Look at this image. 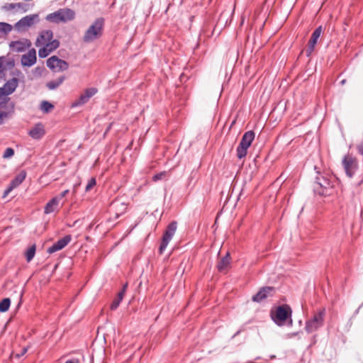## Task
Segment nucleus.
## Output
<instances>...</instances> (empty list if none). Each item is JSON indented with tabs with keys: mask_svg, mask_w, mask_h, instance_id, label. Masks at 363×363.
I'll return each mask as SVG.
<instances>
[{
	"mask_svg": "<svg viewBox=\"0 0 363 363\" xmlns=\"http://www.w3.org/2000/svg\"><path fill=\"white\" fill-rule=\"evenodd\" d=\"M104 20L97 18L86 30L83 36V41L86 43H92L99 38L103 33Z\"/></svg>",
	"mask_w": 363,
	"mask_h": 363,
	"instance_id": "nucleus-1",
	"label": "nucleus"
},
{
	"mask_svg": "<svg viewBox=\"0 0 363 363\" xmlns=\"http://www.w3.org/2000/svg\"><path fill=\"white\" fill-rule=\"evenodd\" d=\"M75 13L70 9H60L55 12L47 15L46 20L58 23L60 22H67L74 18Z\"/></svg>",
	"mask_w": 363,
	"mask_h": 363,
	"instance_id": "nucleus-2",
	"label": "nucleus"
},
{
	"mask_svg": "<svg viewBox=\"0 0 363 363\" xmlns=\"http://www.w3.org/2000/svg\"><path fill=\"white\" fill-rule=\"evenodd\" d=\"M291 311L289 306L283 305L278 306L275 311H272L271 316L272 320L279 325H283L289 320V324L291 325Z\"/></svg>",
	"mask_w": 363,
	"mask_h": 363,
	"instance_id": "nucleus-3",
	"label": "nucleus"
},
{
	"mask_svg": "<svg viewBox=\"0 0 363 363\" xmlns=\"http://www.w3.org/2000/svg\"><path fill=\"white\" fill-rule=\"evenodd\" d=\"M254 139L255 133L253 131H247L243 135L241 141L237 147V156L239 159H242L246 156L247 149L251 145Z\"/></svg>",
	"mask_w": 363,
	"mask_h": 363,
	"instance_id": "nucleus-4",
	"label": "nucleus"
},
{
	"mask_svg": "<svg viewBox=\"0 0 363 363\" xmlns=\"http://www.w3.org/2000/svg\"><path fill=\"white\" fill-rule=\"evenodd\" d=\"M18 84V80L16 78H12L0 87V106L6 104L8 101L7 96L15 91Z\"/></svg>",
	"mask_w": 363,
	"mask_h": 363,
	"instance_id": "nucleus-5",
	"label": "nucleus"
},
{
	"mask_svg": "<svg viewBox=\"0 0 363 363\" xmlns=\"http://www.w3.org/2000/svg\"><path fill=\"white\" fill-rule=\"evenodd\" d=\"M38 21L39 16L38 14L28 15L16 22L13 27L18 32L21 33L26 31Z\"/></svg>",
	"mask_w": 363,
	"mask_h": 363,
	"instance_id": "nucleus-6",
	"label": "nucleus"
},
{
	"mask_svg": "<svg viewBox=\"0 0 363 363\" xmlns=\"http://www.w3.org/2000/svg\"><path fill=\"white\" fill-rule=\"evenodd\" d=\"M324 314V310L320 311L312 318L306 321L305 329L307 333H313L323 325Z\"/></svg>",
	"mask_w": 363,
	"mask_h": 363,
	"instance_id": "nucleus-7",
	"label": "nucleus"
},
{
	"mask_svg": "<svg viewBox=\"0 0 363 363\" xmlns=\"http://www.w3.org/2000/svg\"><path fill=\"white\" fill-rule=\"evenodd\" d=\"M177 222L173 221L169 224L167 230L163 235L162 240L160 247V253L162 254L168 245L169 241L172 240L177 230Z\"/></svg>",
	"mask_w": 363,
	"mask_h": 363,
	"instance_id": "nucleus-8",
	"label": "nucleus"
},
{
	"mask_svg": "<svg viewBox=\"0 0 363 363\" xmlns=\"http://www.w3.org/2000/svg\"><path fill=\"white\" fill-rule=\"evenodd\" d=\"M47 66L55 72L67 70L69 67L68 63L57 56H52L47 60Z\"/></svg>",
	"mask_w": 363,
	"mask_h": 363,
	"instance_id": "nucleus-9",
	"label": "nucleus"
},
{
	"mask_svg": "<svg viewBox=\"0 0 363 363\" xmlns=\"http://www.w3.org/2000/svg\"><path fill=\"white\" fill-rule=\"evenodd\" d=\"M32 43L27 38H21L18 40H13L9 43V48L13 52H22L28 49Z\"/></svg>",
	"mask_w": 363,
	"mask_h": 363,
	"instance_id": "nucleus-10",
	"label": "nucleus"
},
{
	"mask_svg": "<svg viewBox=\"0 0 363 363\" xmlns=\"http://www.w3.org/2000/svg\"><path fill=\"white\" fill-rule=\"evenodd\" d=\"M342 164L347 175L352 177L357 168V162L350 155H347L342 160Z\"/></svg>",
	"mask_w": 363,
	"mask_h": 363,
	"instance_id": "nucleus-11",
	"label": "nucleus"
},
{
	"mask_svg": "<svg viewBox=\"0 0 363 363\" xmlns=\"http://www.w3.org/2000/svg\"><path fill=\"white\" fill-rule=\"evenodd\" d=\"M321 33H322V27L319 26L312 33L311 39L309 40L308 43V47L306 48V49L305 50L307 57L311 56V55L313 52L315 46L317 43L318 39L320 38Z\"/></svg>",
	"mask_w": 363,
	"mask_h": 363,
	"instance_id": "nucleus-12",
	"label": "nucleus"
},
{
	"mask_svg": "<svg viewBox=\"0 0 363 363\" xmlns=\"http://www.w3.org/2000/svg\"><path fill=\"white\" fill-rule=\"evenodd\" d=\"M315 184L317 186L315 187V191L320 195L328 194V189L330 186V183L328 179L324 177L316 178Z\"/></svg>",
	"mask_w": 363,
	"mask_h": 363,
	"instance_id": "nucleus-13",
	"label": "nucleus"
},
{
	"mask_svg": "<svg viewBox=\"0 0 363 363\" xmlns=\"http://www.w3.org/2000/svg\"><path fill=\"white\" fill-rule=\"evenodd\" d=\"M96 92L97 89L94 87L85 89L84 92L82 94H81L79 98L72 104V106L75 107L85 104L86 103L88 102L91 97H92L95 94H96Z\"/></svg>",
	"mask_w": 363,
	"mask_h": 363,
	"instance_id": "nucleus-14",
	"label": "nucleus"
},
{
	"mask_svg": "<svg viewBox=\"0 0 363 363\" xmlns=\"http://www.w3.org/2000/svg\"><path fill=\"white\" fill-rule=\"evenodd\" d=\"M13 67V60L4 56L0 57V80L4 79L6 71L12 69Z\"/></svg>",
	"mask_w": 363,
	"mask_h": 363,
	"instance_id": "nucleus-15",
	"label": "nucleus"
},
{
	"mask_svg": "<svg viewBox=\"0 0 363 363\" xmlns=\"http://www.w3.org/2000/svg\"><path fill=\"white\" fill-rule=\"evenodd\" d=\"M72 237L68 235L60 239L57 242L54 243L51 247L48 249V252L50 254L54 253L63 249L71 241Z\"/></svg>",
	"mask_w": 363,
	"mask_h": 363,
	"instance_id": "nucleus-16",
	"label": "nucleus"
},
{
	"mask_svg": "<svg viewBox=\"0 0 363 363\" xmlns=\"http://www.w3.org/2000/svg\"><path fill=\"white\" fill-rule=\"evenodd\" d=\"M36 51L32 48L22 56L21 64L25 67H31L36 62Z\"/></svg>",
	"mask_w": 363,
	"mask_h": 363,
	"instance_id": "nucleus-17",
	"label": "nucleus"
},
{
	"mask_svg": "<svg viewBox=\"0 0 363 363\" xmlns=\"http://www.w3.org/2000/svg\"><path fill=\"white\" fill-rule=\"evenodd\" d=\"M53 33L50 30H43L40 33L35 41V46H44L47 43L52 40Z\"/></svg>",
	"mask_w": 363,
	"mask_h": 363,
	"instance_id": "nucleus-18",
	"label": "nucleus"
},
{
	"mask_svg": "<svg viewBox=\"0 0 363 363\" xmlns=\"http://www.w3.org/2000/svg\"><path fill=\"white\" fill-rule=\"evenodd\" d=\"M29 135L34 140L41 139L45 134V126L40 123L35 124L28 132Z\"/></svg>",
	"mask_w": 363,
	"mask_h": 363,
	"instance_id": "nucleus-19",
	"label": "nucleus"
},
{
	"mask_svg": "<svg viewBox=\"0 0 363 363\" xmlns=\"http://www.w3.org/2000/svg\"><path fill=\"white\" fill-rule=\"evenodd\" d=\"M274 291V288L266 286L262 288L255 295L252 296V301L255 302H260L269 296H272Z\"/></svg>",
	"mask_w": 363,
	"mask_h": 363,
	"instance_id": "nucleus-20",
	"label": "nucleus"
},
{
	"mask_svg": "<svg viewBox=\"0 0 363 363\" xmlns=\"http://www.w3.org/2000/svg\"><path fill=\"white\" fill-rule=\"evenodd\" d=\"M60 204L59 198H52L45 206L44 213L50 214L57 211Z\"/></svg>",
	"mask_w": 363,
	"mask_h": 363,
	"instance_id": "nucleus-21",
	"label": "nucleus"
},
{
	"mask_svg": "<svg viewBox=\"0 0 363 363\" xmlns=\"http://www.w3.org/2000/svg\"><path fill=\"white\" fill-rule=\"evenodd\" d=\"M230 255L229 253H227L225 257H222L219 260L217 264V268L219 272H224L228 268L230 264Z\"/></svg>",
	"mask_w": 363,
	"mask_h": 363,
	"instance_id": "nucleus-22",
	"label": "nucleus"
},
{
	"mask_svg": "<svg viewBox=\"0 0 363 363\" xmlns=\"http://www.w3.org/2000/svg\"><path fill=\"white\" fill-rule=\"evenodd\" d=\"M26 173L24 171L19 172L15 178L11 181L10 186L13 189L19 186L26 179Z\"/></svg>",
	"mask_w": 363,
	"mask_h": 363,
	"instance_id": "nucleus-23",
	"label": "nucleus"
},
{
	"mask_svg": "<svg viewBox=\"0 0 363 363\" xmlns=\"http://www.w3.org/2000/svg\"><path fill=\"white\" fill-rule=\"evenodd\" d=\"M65 79V77H60L55 80L50 81L47 83V86L50 90L55 89L62 84Z\"/></svg>",
	"mask_w": 363,
	"mask_h": 363,
	"instance_id": "nucleus-24",
	"label": "nucleus"
},
{
	"mask_svg": "<svg viewBox=\"0 0 363 363\" xmlns=\"http://www.w3.org/2000/svg\"><path fill=\"white\" fill-rule=\"evenodd\" d=\"M13 26L5 22H0V35H8L12 30Z\"/></svg>",
	"mask_w": 363,
	"mask_h": 363,
	"instance_id": "nucleus-25",
	"label": "nucleus"
},
{
	"mask_svg": "<svg viewBox=\"0 0 363 363\" xmlns=\"http://www.w3.org/2000/svg\"><path fill=\"white\" fill-rule=\"evenodd\" d=\"M44 46L52 52L60 46V42L57 40H50Z\"/></svg>",
	"mask_w": 363,
	"mask_h": 363,
	"instance_id": "nucleus-26",
	"label": "nucleus"
},
{
	"mask_svg": "<svg viewBox=\"0 0 363 363\" xmlns=\"http://www.w3.org/2000/svg\"><path fill=\"white\" fill-rule=\"evenodd\" d=\"M23 4L21 3H11L5 4L3 9L6 11H11L16 9H23Z\"/></svg>",
	"mask_w": 363,
	"mask_h": 363,
	"instance_id": "nucleus-27",
	"label": "nucleus"
},
{
	"mask_svg": "<svg viewBox=\"0 0 363 363\" xmlns=\"http://www.w3.org/2000/svg\"><path fill=\"white\" fill-rule=\"evenodd\" d=\"M10 304H11V301L9 298H4L0 302V312L4 313V312L7 311L9 308Z\"/></svg>",
	"mask_w": 363,
	"mask_h": 363,
	"instance_id": "nucleus-28",
	"label": "nucleus"
},
{
	"mask_svg": "<svg viewBox=\"0 0 363 363\" xmlns=\"http://www.w3.org/2000/svg\"><path fill=\"white\" fill-rule=\"evenodd\" d=\"M54 108V106L47 101H43L40 104V109L44 113H49Z\"/></svg>",
	"mask_w": 363,
	"mask_h": 363,
	"instance_id": "nucleus-29",
	"label": "nucleus"
},
{
	"mask_svg": "<svg viewBox=\"0 0 363 363\" xmlns=\"http://www.w3.org/2000/svg\"><path fill=\"white\" fill-rule=\"evenodd\" d=\"M35 246L33 245L27 250L26 253V259L28 262H30L35 256Z\"/></svg>",
	"mask_w": 363,
	"mask_h": 363,
	"instance_id": "nucleus-30",
	"label": "nucleus"
},
{
	"mask_svg": "<svg viewBox=\"0 0 363 363\" xmlns=\"http://www.w3.org/2000/svg\"><path fill=\"white\" fill-rule=\"evenodd\" d=\"M121 301H122L121 294H118L117 298L113 301V302L111 305V309L116 310L118 308V306H119Z\"/></svg>",
	"mask_w": 363,
	"mask_h": 363,
	"instance_id": "nucleus-31",
	"label": "nucleus"
},
{
	"mask_svg": "<svg viewBox=\"0 0 363 363\" xmlns=\"http://www.w3.org/2000/svg\"><path fill=\"white\" fill-rule=\"evenodd\" d=\"M51 53L49 50H48L45 46L41 48L38 51V55L40 57L44 58L48 56Z\"/></svg>",
	"mask_w": 363,
	"mask_h": 363,
	"instance_id": "nucleus-32",
	"label": "nucleus"
},
{
	"mask_svg": "<svg viewBox=\"0 0 363 363\" xmlns=\"http://www.w3.org/2000/svg\"><path fill=\"white\" fill-rule=\"evenodd\" d=\"M166 177H167V172H161L155 174L152 177V180L154 182H157L159 180H162V179H164Z\"/></svg>",
	"mask_w": 363,
	"mask_h": 363,
	"instance_id": "nucleus-33",
	"label": "nucleus"
},
{
	"mask_svg": "<svg viewBox=\"0 0 363 363\" xmlns=\"http://www.w3.org/2000/svg\"><path fill=\"white\" fill-rule=\"evenodd\" d=\"M14 155V150L11 147H8L5 150L3 155L4 158H10Z\"/></svg>",
	"mask_w": 363,
	"mask_h": 363,
	"instance_id": "nucleus-34",
	"label": "nucleus"
},
{
	"mask_svg": "<svg viewBox=\"0 0 363 363\" xmlns=\"http://www.w3.org/2000/svg\"><path fill=\"white\" fill-rule=\"evenodd\" d=\"M11 112H6V111H0V125L3 123L4 121L8 118H9Z\"/></svg>",
	"mask_w": 363,
	"mask_h": 363,
	"instance_id": "nucleus-35",
	"label": "nucleus"
},
{
	"mask_svg": "<svg viewBox=\"0 0 363 363\" xmlns=\"http://www.w3.org/2000/svg\"><path fill=\"white\" fill-rule=\"evenodd\" d=\"M96 185V179L94 178H91L90 179V180L89 181L86 186V191H90L93 186H94Z\"/></svg>",
	"mask_w": 363,
	"mask_h": 363,
	"instance_id": "nucleus-36",
	"label": "nucleus"
},
{
	"mask_svg": "<svg viewBox=\"0 0 363 363\" xmlns=\"http://www.w3.org/2000/svg\"><path fill=\"white\" fill-rule=\"evenodd\" d=\"M13 189V188L9 185L8 188L4 191L2 197L6 198Z\"/></svg>",
	"mask_w": 363,
	"mask_h": 363,
	"instance_id": "nucleus-37",
	"label": "nucleus"
},
{
	"mask_svg": "<svg viewBox=\"0 0 363 363\" xmlns=\"http://www.w3.org/2000/svg\"><path fill=\"white\" fill-rule=\"evenodd\" d=\"M68 193H69V190L67 189V190H65L64 191H62L61 194H60L58 196H57L55 197L59 198V201H60V200L62 198H64Z\"/></svg>",
	"mask_w": 363,
	"mask_h": 363,
	"instance_id": "nucleus-38",
	"label": "nucleus"
},
{
	"mask_svg": "<svg viewBox=\"0 0 363 363\" xmlns=\"http://www.w3.org/2000/svg\"><path fill=\"white\" fill-rule=\"evenodd\" d=\"M28 351V349L27 347H23L21 352V353L19 354H16V356L19 358L21 357H22L23 355H24Z\"/></svg>",
	"mask_w": 363,
	"mask_h": 363,
	"instance_id": "nucleus-39",
	"label": "nucleus"
},
{
	"mask_svg": "<svg viewBox=\"0 0 363 363\" xmlns=\"http://www.w3.org/2000/svg\"><path fill=\"white\" fill-rule=\"evenodd\" d=\"M127 286H128V284H125L123 286V289L121 290V291H120L118 293V294H121V298L123 299V296L125 293V291H126V289H127Z\"/></svg>",
	"mask_w": 363,
	"mask_h": 363,
	"instance_id": "nucleus-40",
	"label": "nucleus"
},
{
	"mask_svg": "<svg viewBox=\"0 0 363 363\" xmlns=\"http://www.w3.org/2000/svg\"><path fill=\"white\" fill-rule=\"evenodd\" d=\"M359 152L363 155V142L357 146Z\"/></svg>",
	"mask_w": 363,
	"mask_h": 363,
	"instance_id": "nucleus-41",
	"label": "nucleus"
},
{
	"mask_svg": "<svg viewBox=\"0 0 363 363\" xmlns=\"http://www.w3.org/2000/svg\"><path fill=\"white\" fill-rule=\"evenodd\" d=\"M65 363H79L78 359H70L67 360Z\"/></svg>",
	"mask_w": 363,
	"mask_h": 363,
	"instance_id": "nucleus-42",
	"label": "nucleus"
},
{
	"mask_svg": "<svg viewBox=\"0 0 363 363\" xmlns=\"http://www.w3.org/2000/svg\"><path fill=\"white\" fill-rule=\"evenodd\" d=\"M77 191V185H74V189H73V194H75Z\"/></svg>",
	"mask_w": 363,
	"mask_h": 363,
	"instance_id": "nucleus-43",
	"label": "nucleus"
},
{
	"mask_svg": "<svg viewBox=\"0 0 363 363\" xmlns=\"http://www.w3.org/2000/svg\"><path fill=\"white\" fill-rule=\"evenodd\" d=\"M345 82H346V80H345V79H342V80L340 82V84H341L342 85H343V84H345Z\"/></svg>",
	"mask_w": 363,
	"mask_h": 363,
	"instance_id": "nucleus-44",
	"label": "nucleus"
}]
</instances>
